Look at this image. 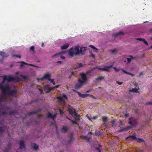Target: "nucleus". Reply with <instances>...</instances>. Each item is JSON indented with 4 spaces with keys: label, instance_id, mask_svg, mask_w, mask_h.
<instances>
[{
    "label": "nucleus",
    "instance_id": "nucleus-1",
    "mask_svg": "<svg viewBox=\"0 0 152 152\" xmlns=\"http://www.w3.org/2000/svg\"><path fill=\"white\" fill-rule=\"evenodd\" d=\"M3 77V80L1 83H0V89L1 90L3 94H5L7 93V90H10L11 89L10 86L7 85L5 86L4 88L3 86L6 80L8 82H12L15 81L16 82H19L20 78L17 77H12L9 76L3 75L2 76Z\"/></svg>",
    "mask_w": 152,
    "mask_h": 152
},
{
    "label": "nucleus",
    "instance_id": "nucleus-2",
    "mask_svg": "<svg viewBox=\"0 0 152 152\" xmlns=\"http://www.w3.org/2000/svg\"><path fill=\"white\" fill-rule=\"evenodd\" d=\"M90 72V71H87L86 73L83 72L81 73L80 75L82 80L79 79L77 80L78 83L75 85V88L76 89H78L81 88L84 84L87 83L88 79L87 77V75Z\"/></svg>",
    "mask_w": 152,
    "mask_h": 152
},
{
    "label": "nucleus",
    "instance_id": "nucleus-3",
    "mask_svg": "<svg viewBox=\"0 0 152 152\" xmlns=\"http://www.w3.org/2000/svg\"><path fill=\"white\" fill-rule=\"evenodd\" d=\"M79 53V47L78 46H75L74 48L73 47L71 48L68 53L69 55L71 57H73L74 55H78Z\"/></svg>",
    "mask_w": 152,
    "mask_h": 152
},
{
    "label": "nucleus",
    "instance_id": "nucleus-4",
    "mask_svg": "<svg viewBox=\"0 0 152 152\" xmlns=\"http://www.w3.org/2000/svg\"><path fill=\"white\" fill-rule=\"evenodd\" d=\"M128 123L129 124H130L131 126H128L118 131V132H121L133 128L137 125L136 122L135 121H129L128 122Z\"/></svg>",
    "mask_w": 152,
    "mask_h": 152
},
{
    "label": "nucleus",
    "instance_id": "nucleus-5",
    "mask_svg": "<svg viewBox=\"0 0 152 152\" xmlns=\"http://www.w3.org/2000/svg\"><path fill=\"white\" fill-rule=\"evenodd\" d=\"M6 91L7 93L5 94L3 93V95L14 96L17 94V90L15 89L12 90H11L10 89V90H7Z\"/></svg>",
    "mask_w": 152,
    "mask_h": 152
},
{
    "label": "nucleus",
    "instance_id": "nucleus-6",
    "mask_svg": "<svg viewBox=\"0 0 152 152\" xmlns=\"http://www.w3.org/2000/svg\"><path fill=\"white\" fill-rule=\"evenodd\" d=\"M68 110L70 115L75 116H77V114L76 110L72 106H69L68 107Z\"/></svg>",
    "mask_w": 152,
    "mask_h": 152
},
{
    "label": "nucleus",
    "instance_id": "nucleus-7",
    "mask_svg": "<svg viewBox=\"0 0 152 152\" xmlns=\"http://www.w3.org/2000/svg\"><path fill=\"white\" fill-rule=\"evenodd\" d=\"M41 110V109H38L34 111L28 112L27 113V114L26 115V116H27L28 115H30L33 114H36L39 112Z\"/></svg>",
    "mask_w": 152,
    "mask_h": 152
},
{
    "label": "nucleus",
    "instance_id": "nucleus-8",
    "mask_svg": "<svg viewBox=\"0 0 152 152\" xmlns=\"http://www.w3.org/2000/svg\"><path fill=\"white\" fill-rule=\"evenodd\" d=\"M73 91H75V92H76L78 94V95L80 97L83 98H86L89 95V94H82L80 92L76 91L75 90H73Z\"/></svg>",
    "mask_w": 152,
    "mask_h": 152
},
{
    "label": "nucleus",
    "instance_id": "nucleus-9",
    "mask_svg": "<svg viewBox=\"0 0 152 152\" xmlns=\"http://www.w3.org/2000/svg\"><path fill=\"white\" fill-rule=\"evenodd\" d=\"M19 145L20 149H22L23 148L25 149V145L24 143V142L23 140H20L19 142Z\"/></svg>",
    "mask_w": 152,
    "mask_h": 152
},
{
    "label": "nucleus",
    "instance_id": "nucleus-10",
    "mask_svg": "<svg viewBox=\"0 0 152 152\" xmlns=\"http://www.w3.org/2000/svg\"><path fill=\"white\" fill-rule=\"evenodd\" d=\"M44 88L45 90H47L46 91V93H48L50 92L53 89V88L49 87V85H47L44 86Z\"/></svg>",
    "mask_w": 152,
    "mask_h": 152
},
{
    "label": "nucleus",
    "instance_id": "nucleus-11",
    "mask_svg": "<svg viewBox=\"0 0 152 152\" xmlns=\"http://www.w3.org/2000/svg\"><path fill=\"white\" fill-rule=\"evenodd\" d=\"M114 62H112L111 65L109 66H106L105 67L103 68L102 71H106L108 72L110 71L109 69L113 67V65Z\"/></svg>",
    "mask_w": 152,
    "mask_h": 152
},
{
    "label": "nucleus",
    "instance_id": "nucleus-12",
    "mask_svg": "<svg viewBox=\"0 0 152 152\" xmlns=\"http://www.w3.org/2000/svg\"><path fill=\"white\" fill-rule=\"evenodd\" d=\"M137 138L134 136L131 135L128 137L126 138V140L129 141H132L133 140H135Z\"/></svg>",
    "mask_w": 152,
    "mask_h": 152
},
{
    "label": "nucleus",
    "instance_id": "nucleus-13",
    "mask_svg": "<svg viewBox=\"0 0 152 152\" xmlns=\"http://www.w3.org/2000/svg\"><path fill=\"white\" fill-rule=\"evenodd\" d=\"M31 146L35 150H37L38 148V146L35 143H31Z\"/></svg>",
    "mask_w": 152,
    "mask_h": 152
},
{
    "label": "nucleus",
    "instance_id": "nucleus-14",
    "mask_svg": "<svg viewBox=\"0 0 152 152\" xmlns=\"http://www.w3.org/2000/svg\"><path fill=\"white\" fill-rule=\"evenodd\" d=\"M51 77V74H50L47 73L45 74L43 76V78L44 80L47 79L48 80V79H50Z\"/></svg>",
    "mask_w": 152,
    "mask_h": 152
},
{
    "label": "nucleus",
    "instance_id": "nucleus-15",
    "mask_svg": "<svg viewBox=\"0 0 152 152\" xmlns=\"http://www.w3.org/2000/svg\"><path fill=\"white\" fill-rule=\"evenodd\" d=\"M0 55L2 56L3 58L5 57H7L9 56L8 54H6L4 52L1 51L0 52Z\"/></svg>",
    "mask_w": 152,
    "mask_h": 152
},
{
    "label": "nucleus",
    "instance_id": "nucleus-16",
    "mask_svg": "<svg viewBox=\"0 0 152 152\" xmlns=\"http://www.w3.org/2000/svg\"><path fill=\"white\" fill-rule=\"evenodd\" d=\"M69 47V45L68 43H66L63 45L61 47V48L62 50H65L67 48Z\"/></svg>",
    "mask_w": 152,
    "mask_h": 152
},
{
    "label": "nucleus",
    "instance_id": "nucleus-17",
    "mask_svg": "<svg viewBox=\"0 0 152 152\" xmlns=\"http://www.w3.org/2000/svg\"><path fill=\"white\" fill-rule=\"evenodd\" d=\"M124 34H125L124 33L123 31H120L118 32L115 33L114 34V35L116 37L118 35H123Z\"/></svg>",
    "mask_w": 152,
    "mask_h": 152
},
{
    "label": "nucleus",
    "instance_id": "nucleus-18",
    "mask_svg": "<svg viewBox=\"0 0 152 152\" xmlns=\"http://www.w3.org/2000/svg\"><path fill=\"white\" fill-rule=\"evenodd\" d=\"M85 49L83 47H82L80 48V53L81 54L83 55L85 53Z\"/></svg>",
    "mask_w": 152,
    "mask_h": 152
},
{
    "label": "nucleus",
    "instance_id": "nucleus-19",
    "mask_svg": "<svg viewBox=\"0 0 152 152\" xmlns=\"http://www.w3.org/2000/svg\"><path fill=\"white\" fill-rule=\"evenodd\" d=\"M121 70L123 72H124L125 73V74H128V75H131L132 76H134V75H133V74H131V73H129V72H127V71H125L123 69H121Z\"/></svg>",
    "mask_w": 152,
    "mask_h": 152
},
{
    "label": "nucleus",
    "instance_id": "nucleus-20",
    "mask_svg": "<svg viewBox=\"0 0 152 152\" xmlns=\"http://www.w3.org/2000/svg\"><path fill=\"white\" fill-rule=\"evenodd\" d=\"M16 113V111L15 110H13L10 112L8 114L11 115H13L15 114Z\"/></svg>",
    "mask_w": 152,
    "mask_h": 152
},
{
    "label": "nucleus",
    "instance_id": "nucleus-21",
    "mask_svg": "<svg viewBox=\"0 0 152 152\" xmlns=\"http://www.w3.org/2000/svg\"><path fill=\"white\" fill-rule=\"evenodd\" d=\"M64 53V52H60L58 53H56V54H55V55L53 56H52V57L54 58H55V57L56 56H58V55H60L61 54H63Z\"/></svg>",
    "mask_w": 152,
    "mask_h": 152
},
{
    "label": "nucleus",
    "instance_id": "nucleus-22",
    "mask_svg": "<svg viewBox=\"0 0 152 152\" xmlns=\"http://www.w3.org/2000/svg\"><path fill=\"white\" fill-rule=\"evenodd\" d=\"M74 138L72 135H71L70 136V140L68 141V143L69 144H70L71 142L73 140Z\"/></svg>",
    "mask_w": 152,
    "mask_h": 152
},
{
    "label": "nucleus",
    "instance_id": "nucleus-23",
    "mask_svg": "<svg viewBox=\"0 0 152 152\" xmlns=\"http://www.w3.org/2000/svg\"><path fill=\"white\" fill-rule=\"evenodd\" d=\"M130 91L131 92H133L135 93H137L138 92V89L136 88H133L132 90H130Z\"/></svg>",
    "mask_w": 152,
    "mask_h": 152
},
{
    "label": "nucleus",
    "instance_id": "nucleus-24",
    "mask_svg": "<svg viewBox=\"0 0 152 152\" xmlns=\"http://www.w3.org/2000/svg\"><path fill=\"white\" fill-rule=\"evenodd\" d=\"M136 140H137V142L139 143L144 142V140L142 138H137V139Z\"/></svg>",
    "mask_w": 152,
    "mask_h": 152
},
{
    "label": "nucleus",
    "instance_id": "nucleus-25",
    "mask_svg": "<svg viewBox=\"0 0 152 152\" xmlns=\"http://www.w3.org/2000/svg\"><path fill=\"white\" fill-rule=\"evenodd\" d=\"M30 51H32L34 53H35L34 52V47L32 46L30 48Z\"/></svg>",
    "mask_w": 152,
    "mask_h": 152
},
{
    "label": "nucleus",
    "instance_id": "nucleus-26",
    "mask_svg": "<svg viewBox=\"0 0 152 152\" xmlns=\"http://www.w3.org/2000/svg\"><path fill=\"white\" fill-rule=\"evenodd\" d=\"M104 78V77L101 76L96 79V81L101 80Z\"/></svg>",
    "mask_w": 152,
    "mask_h": 152
},
{
    "label": "nucleus",
    "instance_id": "nucleus-27",
    "mask_svg": "<svg viewBox=\"0 0 152 152\" xmlns=\"http://www.w3.org/2000/svg\"><path fill=\"white\" fill-rule=\"evenodd\" d=\"M61 130L62 131H64V132H66L67 131V129L66 127H65V126H64L62 128Z\"/></svg>",
    "mask_w": 152,
    "mask_h": 152
},
{
    "label": "nucleus",
    "instance_id": "nucleus-28",
    "mask_svg": "<svg viewBox=\"0 0 152 152\" xmlns=\"http://www.w3.org/2000/svg\"><path fill=\"white\" fill-rule=\"evenodd\" d=\"M110 51L111 52L115 54H116L117 53V50L115 49L110 50Z\"/></svg>",
    "mask_w": 152,
    "mask_h": 152
},
{
    "label": "nucleus",
    "instance_id": "nucleus-29",
    "mask_svg": "<svg viewBox=\"0 0 152 152\" xmlns=\"http://www.w3.org/2000/svg\"><path fill=\"white\" fill-rule=\"evenodd\" d=\"M56 98L57 99H58L60 101H63V102L64 101V100L62 99V97H61V96H57V97Z\"/></svg>",
    "mask_w": 152,
    "mask_h": 152
},
{
    "label": "nucleus",
    "instance_id": "nucleus-30",
    "mask_svg": "<svg viewBox=\"0 0 152 152\" xmlns=\"http://www.w3.org/2000/svg\"><path fill=\"white\" fill-rule=\"evenodd\" d=\"M48 80L50 81V83H52L53 85H55V82L54 81V79H51V78H50L48 79Z\"/></svg>",
    "mask_w": 152,
    "mask_h": 152
},
{
    "label": "nucleus",
    "instance_id": "nucleus-31",
    "mask_svg": "<svg viewBox=\"0 0 152 152\" xmlns=\"http://www.w3.org/2000/svg\"><path fill=\"white\" fill-rule=\"evenodd\" d=\"M21 64L20 65V66L21 67H22V66H23V64H26V65L28 64L27 63H26L23 61H22L21 62Z\"/></svg>",
    "mask_w": 152,
    "mask_h": 152
},
{
    "label": "nucleus",
    "instance_id": "nucleus-32",
    "mask_svg": "<svg viewBox=\"0 0 152 152\" xmlns=\"http://www.w3.org/2000/svg\"><path fill=\"white\" fill-rule=\"evenodd\" d=\"M90 53L91 54V55L89 56V57H92L93 58H95V55L93 54L92 52L90 51Z\"/></svg>",
    "mask_w": 152,
    "mask_h": 152
},
{
    "label": "nucleus",
    "instance_id": "nucleus-33",
    "mask_svg": "<svg viewBox=\"0 0 152 152\" xmlns=\"http://www.w3.org/2000/svg\"><path fill=\"white\" fill-rule=\"evenodd\" d=\"M53 115L50 113H49L48 114V118H53L52 117Z\"/></svg>",
    "mask_w": 152,
    "mask_h": 152
},
{
    "label": "nucleus",
    "instance_id": "nucleus-34",
    "mask_svg": "<svg viewBox=\"0 0 152 152\" xmlns=\"http://www.w3.org/2000/svg\"><path fill=\"white\" fill-rule=\"evenodd\" d=\"M107 117H103L102 118V120L103 122H106L107 120Z\"/></svg>",
    "mask_w": 152,
    "mask_h": 152
},
{
    "label": "nucleus",
    "instance_id": "nucleus-35",
    "mask_svg": "<svg viewBox=\"0 0 152 152\" xmlns=\"http://www.w3.org/2000/svg\"><path fill=\"white\" fill-rule=\"evenodd\" d=\"M83 66V65L82 63H78L77 64V68H80Z\"/></svg>",
    "mask_w": 152,
    "mask_h": 152
},
{
    "label": "nucleus",
    "instance_id": "nucleus-36",
    "mask_svg": "<svg viewBox=\"0 0 152 152\" xmlns=\"http://www.w3.org/2000/svg\"><path fill=\"white\" fill-rule=\"evenodd\" d=\"M20 76L21 78H22L24 80L27 79V77L25 76L21 75H20Z\"/></svg>",
    "mask_w": 152,
    "mask_h": 152
},
{
    "label": "nucleus",
    "instance_id": "nucleus-37",
    "mask_svg": "<svg viewBox=\"0 0 152 152\" xmlns=\"http://www.w3.org/2000/svg\"><path fill=\"white\" fill-rule=\"evenodd\" d=\"M115 121L114 120H113L111 121V123L112 124L113 126L115 127V126L114 125V124L115 123Z\"/></svg>",
    "mask_w": 152,
    "mask_h": 152
},
{
    "label": "nucleus",
    "instance_id": "nucleus-38",
    "mask_svg": "<svg viewBox=\"0 0 152 152\" xmlns=\"http://www.w3.org/2000/svg\"><path fill=\"white\" fill-rule=\"evenodd\" d=\"M37 81L38 82H39L40 81H42L43 80H44V78H43V77H42V78H37Z\"/></svg>",
    "mask_w": 152,
    "mask_h": 152
},
{
    "label": "nucleus",
    "instance_id": "nucleus-39",
    "mask_svg": "<svg viewBox=\"0 0 152 152\" xmlns=\"http://www.w3.org/2000/svg\"><path fill=\"white\" fill-rule=\"evenodd\" d=\"M142 41L145 45H148V42L145 40V39H143V40Z\"/></svg>",
    "mask_w": 152,
    "mask_h": 152
},
{
    "label": "nucleus",
    "instance_id": "nucleus-40",
    "mask_svg": "<svg viewBox=\"0 0 152 152\" xmlns=\"http://www.w3.org/2000/svg\"><path fill=\"white\" fill-rule=\"evenodd\" d=\"M9 148H5L3 150V152H8V151Z\"/></svg>",
    "mask_w": 152,
    "mask_h": 152
},
{
    "label": "nucleus",
    "instance_id": "nucleus-41",
    "mask_svg": "<svg viewBox=\"0 0 152 152\" xmlns=\"http://www.w3.org/2000/svg\"><path fill=\"white\" fill-rule=\"evenodd\" d=\"M113 68L114 69V70L116 72H118L120 69H118L117 68L115 67H113Z\"/></svg>",
    "mask_w": 152,
    "mask_h": 152
},
{
    "label": "nucleus",
    "instance_id": "nucleus-42",
    "mask_svg": "<svg viewBox=\"0 0 152 152\" xmlns=\"http://www.w3.org/2000/svg\"><path fill=\"white\" fill-rule=\"evenodd\" d=\"M37 88L39 91L42 89L40 85H37Z\"/></svg>",
    "mask_w": 152,
    "mask_h": 152
},
{
    "label": "nucleus",
    "instance_id": "nucleus-43",
    "mask_svg": "<svg viewBox=\"0 0 152 152\" xmlns=\"http://www.w3.org/2000/svg\"><path fill=\"white\" fill-rule=\"evenodd\" d=\"M74 74V71H72L71 72V75L69 77V78H71L72 77V75Z\"/></svg>",
    "mask_w": 152,
    "mask_h": 152
},
{
    "label": "nucleus",
    "instance_id": "nucleus-44",
    "mask_svg": "<svg viewBox=\"0 0 152 152\" xmlns=\"http://www.w3.org/2000/svg\"><path fill=\"white\" fill-rule=\"evenodd\" d=\"M12 57H16L17 58H21V56L20 55H13L12 56Z\"/></svg>",
    "mask_w": 152,
    "mask_h": 152
},
{
    "label": "nucleus",
    "instance_id": "nucleus-45",
    "mask_svg": "<svg viewBox=\"0 0 152 152\" xmlns=\"http://www.w3.org/2000/svg\"><path fill=\"white\" fill-rule=\"evenodd\" d=\"M58 110H59L60 114L61 115H63L64 113V112L60 109H58Z\"/></svg>",
    "mask_w": 152,
    "mask_h": 152
},
{
    "label": "nucleus",
    "instance_id": "nucleus-46",
    "mask_svg": "<svg viewBox=\"0 0 152 152\" xmlns=\"http://www.w3.org/2000/svg\"><path fill=\"white\" fill-rule=\"evenodd\" d=\"M89 46L91 47L92 48H93L94 49H95V50H98L97 49L96 47H95L94 46L92 45H90Z\"/></svg>",
    "mask_w": 152,
    "mask_h": 152
},
{
    "label": "nucleus",
    "instance_id": "nucleus-47",
    "mask_svg": "<svg viewBox=\"0 0 152 152\" xmlns=\"http://www.w3.org/2000/svg\"><path fill=\"white\" fill-rule=\"evenodd\" d=\"M62 97H63L65 99H66V100L67 99V97L65 94H64L63 95Z\"/></svg>",
    "mask_w": 152,
    "mask_h": 152
},
{
    "label": "nucleus",
    "instance_id": "nucleus-48",
    "mask_svg": "<svg viewBox=\"0 0 152 152\" xmlns=\"http://www.w3.org/2000/svg\"><path fill=\"white\" fill-rule=\"evenodd\" d=\"M127 60L128 63H130L131 61V59L130 58H127Z\"/></svg>",
    "mask_w": 152,
    "mask_h": 152
},
{
    "label": "nucleus",
    "instance_id": "nucleus-49",
    "mask_svg": "<svg viewBox=\"0 0 152 152\" xmlns=\"http://www.w3.org/2000/svg\"><path fill=\"white\" fill-rule=\"evenodd\" d=\"M2 107H3V108H4L5 109H7V110H8L9 109V107L7 106L4 107L3 106Z\"/></svg>",
    "mask_w": 152,
    "mask_h": 152
},
{
    "label": "nucleus",
    "instance_id": "nucleus-50",
    "mask_svg": "<svg viewBox=\"0 0 152 152\" xmlns=\"http://www.w3.org/2000/svg\"><path fill=\"white\" fill-rule=\"evenodd\" d=\"M70 121H71L72 123L74 124L78 125V124L75 121H74L72 120H70Z\"/></svg>",
    "mask_w": 152,
    "mask_h": 152
},
{
    "label": "nucleus",
    "instance_id": "nucleus-51",
    "mask_svg": "<svg viewBox=\"0 0 152 152\" xmlns=\"http://www.w3.org/2000/svg\"><path fill=\"white\" fill-rule=\"evenodd\" d=\"M81 137V138H83L84 139H86L87 138V137L85 136H82Z\"/></svg>",
    "mask_w": 152,
    "mask_h": 152
},
{
    "label": "nucleus",
    "instance_id": "nucleus-52",
    "mask_svg": "<svg viewBox=\"0 0 152 152\" xmlns=\"http://www.w3.org/2000/svg\"><path fill=\"white\" fill-rule=\"evenodd\" d=\"M86 117L90 121H91V118H90L89 116L87 114L86 115Z\"/></svg>",
    "mask_w": 152,
    "mask_h": 152
},
{
    "label": "nucleus",
    "instance_id": "nucleus-53",
    "mask_svg": "<svg viewBox=\"0 0 152 152\" xmlns=\"http://www.w3.org/2000/svg\"><path fill=\"white\" fill-rule=\"evenodd\" d=\"M95 150H97L98 151V152H101V151L97 147L95 148Z\"/></svg>",
    "mask_w": 152,
    "mask_h": 152
},
{
    "label": "nucleus",
    "instance_id": "nucleus-54",
    "mask_svg": "<svg viewBox=\"0 0 152 152\" xmlns=\"http://www.w3.org/2000/svg\"><path fill=\"white\" fill-rule=\"evenodd\" d=\"M7 113V112L6 111H4L2 112V115H4Z\"/></svg>",
    "mask_w": 152,
    "mask_h": 152
},
{
    "label": "nucleus",
    "instance_id": "nucleus-55",
    "mask_svg": "<svg viewBox=\"0 0 152 152\" xmlns=\"http://www.w3.org/2000/svg\"><path fill=\"white\" fill-rule=\"evenodd\" d=\"M88 96H89L90 97H91L93 98H94V99L95 98V97L94 96H93V95H91L89 94V95Z\"/></svg>",
    "mask_w": 152,
    "mask_h": 152
},
{
    "label": "nucleus",
    "instance_id": "nucleus-56",
    "mask_svg": "<svg viewBox=\"0 0 152 152\" xmlns=\"http://www.w3.org/2000/svg\"><path fill=\"white\" fill-rule=\"evenodd\" d=\"M56 115H53L52 117L53 118H52L53 120H54L55 118H56Z\"/></svg>",
    "mask_w": 152,
    "mask_h": 152
},
{
    "label": "nucleus",
    "instance_id": "nucleus-57",
    "mask_svg": "<svg viewBox=\"0 0 152 152\" xmlns=\"http://www.w3.org/2000/svg\"><path fill=\"white\" fill-rule=\"evenodd\" d=\"M4 131V130L3 129L2 127H0V132H3Z\"/></svg>",
    "mask_w": 152,
    "mask_h": 152
},
{
    "label": "nucleus",
    "instance_id": "nucleus-58",
    "mask_svg": "<svg viewBox=\"0 0 152 152\" xmlns=\"http://www.w3.org/2000/svg\"><path fill=\"white\" fill-rule=\"evenodd\" d=\"M116 83H117L119 85H121L122 84L123 82H120L119 81H116Z\"/></svg>",
    "mask_w": 152,
    "mask_h": 152
},
{
    "label": "nucleus",
    "instance_id": "nucleus-59",
    "mask_svg": "<svg viewBox=\"0 0 152 152\" xmlns=\"http://www.w3.org/2000/svg\"><path fill=\"white\" fill-rule=\"evenodd\" d=\"M136 39L137 40H139L140 41H142L143 39H142V38H137Z\"/></svg>",
    "mask_w": 152,
    "mask_h": 152
},
{
    "label": "nucleus",
    "instance_id": "nucleus-60",
    "mask_svg": "<svg viewBox=\"0 0 152 152\" xmlns=\"http://www.w3.org/2000/svg\"><path fill=\"white\" fill-rule=\"evenodd\" d=\"M75 119L76 121H78L79 120V118H78L77 116H75Z\"/></svg>",
    "mask_w": 152,
    "mask_h": 152
},
{
    "label": "nucleus",
    "instance_id": "nucleus-61",
    "mask_svg": "<svg viewBox=\"0 0 152 152\" xmlns=\"http://www.w3.org/2000/svg\"><path fill=\"white\" fill-rule=\"evenodd\" d=\"M147 105L148 104H152V102H148L146 103Z\"/></svg>",
    "mask_w": 152,
    "mask_h": 152
},
{
    "label": "nucleus",
    "instance_id": "nucleus-62",
    "mask_svg": "<svg viewBox=\"0 0 152 152\" xmlns=\"http://www.w3.org/2000/svg\"><path fill=\"white\" fill-rule=\"evenodd\" d=\"M60 57L63 60H64L65 58V57L63 56H61Z\"/></svg>",
    "mask_w": 152,
    "mask_h": 152
},
{
    "label": "nucleus",
    "instance_id": "nucleus-63",
    "mask_svg": "<svg viewBox=\"0 0 152 152\" xmlns=\"http://www.w3.org/2000/svg\"><path fill=\"white\" fill-rule=\"evenodd\" d=\"M129 57H130L131 58V59H134L135 58L134 57H133L131 55H130L129 56Z\"/></svg>",
    "mask_w": 152,
    "mask_h": 152
},
{
    "label": "nucleus",
    "instance_id": "nucleus-64",
    "mask_svg": "<svg viewBox=\"0 0 152 152\" xmlns=\"http://www.w3.org/2000/svg\"><path fill=\"white\" fill-rule=\"evenodd\" d=\"M11 146V145L10 144V143L7 146L8 148H10Z\"/></svg>",
    "mask_w": 152,
    "mask_h": 152
}]
</instances>
